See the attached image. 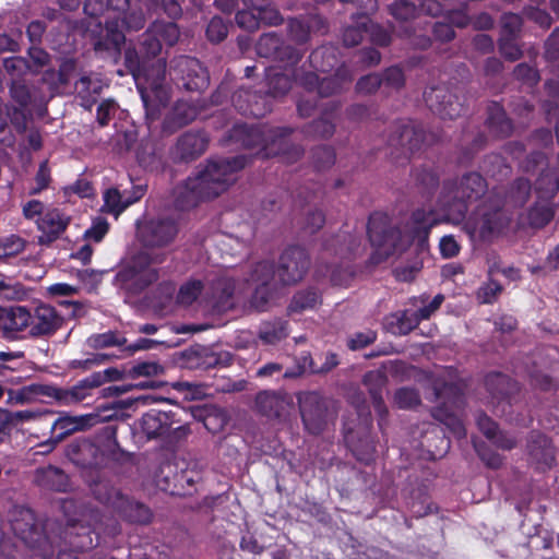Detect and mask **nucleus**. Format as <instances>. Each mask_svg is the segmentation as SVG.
I'll return each mask as SVG.
<instances>
[{"label":"nucleus","mask_w":559,"mask_h":559,"mask_svg":"<svg viewBox=\"0 0 559 559\" xmlns=\"http://www.w3.org/2000/svg\"><path fill=\"white\" fill-rule=\"evenodd\" d=\"M352 3L361 12L352 15V24L345 35H389L383 27L374 24L369 15L378 9V0H353Z\"/></svg>","instance_id":"nucleus-13"},{"label":"nucleus","mask_w":559,"mask_h":559,"mask_svg":"<svg viewBox=\"0 0 559 559\" xmlns=\"http://www.w3.org/2000/svg\"><path fill=\"white\" fill-rule=\"evenodd\" d=\"M39 395H46L50 397H55L57 400L67 399L66 394L53 386L49 385H40V384H31L27 386H23L19 390H9L8 391V404H25L33 401L35 397Z\"/></svg>","instance_id":"nucleus-21"},{"label":"nucleus","mask_w":559,"mask_h":559,"mask_svg":"<svg viewBox=\"0 0 559 559\" xmlns=\"http://www.w3.org/2000/svg\"><path fill=\"white\" fill-rule=\"evenodd\" d=\"M530 191H531L530 182L525 179H519L512 186V188L507 197V202H509L515 206L523 205L527 201Z\"/></svg>","instance_id":"nucleus-40"},{"label":"nucleus","mask_w":559,"mask_h":559,"mask_svg":"<svg viewBox=\"0 0 559 559\" xmlns=\"http://www.w3.org/2000/svg\"><path fill=\"white\" fill-rule=\"evenodd\" d=\"M246 158L237 156L231 159L212 162L185 185L177 188V206L187 210L195 206L201 200L219 195L236 180V171L242 169Z\"/></svg>","instance_id":"nucleus-4"},{"label":"nucleus","mask_w":559,"mask_h":559,"mask_svg":"<svg viewBox=\"0 0 559 559\" xmlns=\"http://www.w3.org/2000/svg\"><path fill=\"white\" fill-rule=\"evenodd\" d=\"M62 324L57 311L47 305L38 306L28 321V332L32 336H48L53 334Z\"/></svg>","instance_id":"nucleus-14"},{"label":"nucleus","mask_w":559,"mask_h":559,"mask_svg":"<svg viewBox=\"0 0 559 559\" xmlns=\"http://www.w3.org/2000/svg\"><path fill=\"white\" fill-rule=\"evenodd\" d=\"M499 47L501 53L510 60H516L522 55L516 37H501Z\"/></svg>","instance_id":"nucleus-53"},{"label":"nucleus","mask_w":559,"mask_h":559,"mask_svg":"<svg viewBox=\"0 0 559 559\" xmlns=\"http://www.w3.org/2000/svg\"><path fill=\"white\" fill-rule=\"evenodd\" d=\"M420 320L418 312H397L386 318V328L393 334L404 335L415 329Z\"/></svg>","instance_id":"nucleus-27"},{"label":"nucleus","mask_w":559,"mask_h":559,"mask_svg":"<svg viewBox=\"0 0 559 559\" xmlns=\"http://www.w3.org/2000/svg\"><path fill=\"white\" fill-rule=\"evenodd\" d=\"M368 234L372 246L377 248L381 258L392 254L402 247V245L397 243V240L401 238V233L397 229H391L381 236L373 223L370 222Z\"/></svg>","instance_id":"nucleus-24"},{"label":"nucleus","mask_w":559,"mask_h":559,"mask_svg":"<svg viewBox=\"0 0 559 559\" xmlns=\"http://www.w3.org/2000/svg\"><path fill=\"white\" fill-rule=\"evenodd\" d=\"M297 401L305 428L310 433H320L333 415L332 401L318 392H301Z\"/></svg>","instance_id":"nucleus-8"},{"label":"nucleus","mask_w":559,"mask_h":559,"mask_svg":"<svg viewBox=\"0 0 559 559\" xmlns=\"http://www.w3.org/2000/svg\"><path fill=\"white\" fill-rule=\"evenodd\" d=\"M70 223V216L58 209H47L40 219L37 222V228L41 233L38 238L39 243H50L56 240Z\"/></svg>","instance_id":"nucleus-15"},{"label":"nucleus","mask_w":559,"mask_h":559,"mask_svg":"<svg viewBox=\"0 0 559 559\" xmlns=\"http://www.w3.org/2000/svg\"><path fill=\"white\" fill-rule=\"evenodd\" d=\"M178 227L173 219L154 218L139 225L138 235L144 249L128 259L116 275L117 284L131 294H138L158 277L156 265L165 260L159 249L173 242Z\"/></svg>","instance_id":"nucleus-1"},{"label":"nucleus","mask_w":559,"mask_h":559,"mask_svg":"<svg viewBox=\"0 0 559 559\" xmlns=\"http://www.w3.org/2000/svg\"><path fill=\"white\" fill-rule=\"evenodd\" d=\"M486 183L479 174H467L460 181L444 185L438 211L418 210L413 214L418 229H429L440 222L460 224L465 218L467 201L477 200L485 192Z\"/></svg>","instance_id":"nucleus-3"},{"label":"nucleus","mask_w":559,"mask_h":559,"mask_svg":"<svg viewBox=\"0 0 559 559\" xmlns=\"http://www.w3.org/2000/svg\"><path fill=\"white\" fill-rule=\"evenodd\" d=\"M26 241L16 235L0 239V259L14 257L24 251Z\"/></svg>","instance_id":"nucleus-39"},{"label":"nucleus","mask_w":559,"mask_h":559,"mask_svg":"<svg viewBox=\"0 0 559 559\" xmlns=\"http://www.w3.org/2000/svg\"><path fill=\"white\" fill-rule=\"evenodd\" d=\"M130 0H106V35H124L139 32L146 20L142 10H129Z\"/></svg>","instance_id":"nucleus-7"},{"label":"nucleus","mask_w":559,"mask_h":559,"mask_svg":"<svg viewBox=\"0 0 559 559\" xmlns=\"http://www.w3.org/2000/svg\"><path fill=\"white\" fill-rule=\"evenodd\" d=\"M530 454L543 468L550 467L555 460L554 449L549 440L542 435L530 447Z\"/></svg>","instance_id":"nucleus-31"},{"label":"nucleus","mask_w":559,"mask_h":559,"mask_svg":"<svg viewBox=\"0 0 559 559\" xmlns=\"http://www.w3.org/2000/svg\"><path fill=\"white\" fill-rule=\"evenodd\" d=\"M31 312L21 306L0 307V331L7 337H14L28 329Z\"/></svg>","instance_id":"nucleus-17"},{"label":"nucleus","mask_w":559,"mask_h":559,"mask_svg":"<svg viewBox=\"0 0 559 559\" xmlns=\"http://www.w3.org/2000/svg\"><path fill=\"white\" fill-rule=\"evenodd\" d=\"M83 9L87 16L82 22V35H103L106 17V1L85 0Z\"/></svg>","instance_id":"nucleus-20"},{"label":"nucleus","mask_w":559,"mask_h":559,"mask_svg":"<svg viewBox=\"0 0 559 559\" xmlns=\"http://www.w3.org/2000/svg\"><path fill=\"white\" fill-rule=\"evenodd\" d=\"M242 287L237 286L234 278L222 276L211 284L205 293V300L207 306L221 313L231 309L235 305V295L242 294Z\"/></svg>","instance_id":"nucleus-11"},{"label":"nucleus","mask_w":559,"mask_h":559,"mask_svg":"<svg viewBox=\"0 0 559 559\" xmlns=\"http://www.w3.org/2000/svg\"><path fill=\"white\" fill-rule=\"evenodd\" d=\"M141 429L148 439L163 436L167 431V426L163 424L159 414L147 413L141 419Z\"/></svg>","instance_id":"nucleus-34"},{"label":"nucleus","mask_w":559,"mask_h":559,"mask_svg":"<svg viewBox=\"0 0 559 559\" xmlns=\"http://www.w3.org/2000/svg\"><path fill=\"white\" fill-rule=\"evenodd\" d=\"M384 81L388 85L400 88L404 84V74L397 67H392L385 71Z\"/></svg>","instance_id":"nucleus-64"},{"label":"nucleus","mask_w":559,"mask_h":559,"mask_svg":"<svg viewBox=\"0 0 559 559\" xmlns=\"http://www.w3.org/2000/svg\"><path fill=\"white\" fill-rule=\"evenodd\" d=\"M418 393L408 388H402L394 394V403L400 408H412L419 404Z\"/></svg>","instance_id":"nucleus-44"},{"label":"nucleus","mask_w":559,"mask_h":559,"mask_svg":"<svg viewBox=\"0 0 559 559\" xmlns=\"http://www.w3.org/2000/svg\"><path fill=\"white\" fill-rule=\"evenodd\" d=\"M11 95L22 107H25L31 102L28 88L21 83H13L11 86Z\"/></svg>","instance_id":"nucleus-62"},{"label":"nucleus","mask_w":559,"mask_h":559,"mask_svg":"<svg viewBox=\"0 0 559 559\" xmlns=\"http://www.w3.org/2000/svg\"><path fill=\"white\" fill-rule=\"evenodd\" d=\"M174 69L182 75V79L189 78L188 88H203L207 84L205 70L200 62L190 57H180L175 61Z\"/></svg>","instance_id":"nucleus-22"},{"label":"nucleus","mask_w":559,"mask_h":559,"mask_svg":"<svg viewBox=\"0 0 559 559\" xmlns=\"http://www.w3.org/2000/svg\"><path fill=\"white\" fill-rule=\"evenodd\" d=\"M160 9L169 20L156 19L142 35H181L176 23L182 14L180 3L177 0H162Z\"/></svg>","instance_id":"nucleus-16"},{"label":"nucleus","mask_w":559,"mask_h":559,"mask_svg":"<svg viewBox=\"0 0 559 559\" xmlns=\"http://www.w3.org/2000/svg\"><path fill=\"white\" fill-rule=\"evenodd\" d=\"M207 146L206 138L201 133H186L177 143V152L181 158H193L201 155Z\"/></svg>","instance_id":"nucleus-26"},{"label":"nucleus","mask_w":559,"mask_h":559,"mask_svg":"<svg viewBox=\"0 0 559 559\" xmlns=\"http://www.w3.org/2000/svg\"><path fill=\"white\" fill-rule=\"evenodd\" d=\"M46 292L51 297L73 296L78 293V287L67 283H56L46 288Z\"/></svg>","instance_id":"nucleus-59"},{"label":"nucleus","mask_w":559,"mask_h":559,"mask_svg":"<svg viewBox=\"0 0 559 559\" xmlns=\"http://www.w3.org/2000/svg\"><path fill=\"white\" fill-rule=\"evenodd\" d=\"M424 98L429 109L442 119H453L462 111L457 97L444 85L430 87Z\"/></svg>","instance_id":"nucleus-12"},{"label":"nucleus","mask_w":559,"mask_h":559,"mask_svg":"<svg viewBox=\"0 0 559 559\" xmlns=\"http://www.w3.org/2000/svg\"><path fill=\"white\" fill-rule=\"evenodd\" d=\"M144 194L142 187H136L132 191V195L121 194L117 189H108L104 193V209L114 214L116 217L123 212L129 205L140 200Z\"/></svg>","instance_id":"nucleus-23"},{"label":"nucleus","mask_w":559,"mask_h":559,"mask_svg":"<svg viewBox=\"0 0 559 559\" xmlns=\"http://www.w3.org/2000/svg\"><path fill=\"white\" fill-rule=\"evenodd\" d=\"M524 13L530 21L537 24L543 31H547L552 24V17L546 10L530 8Z\"/></svg>","instance_id":"nucleus-49"},{"label":"nucleus","mask_w":559,"mask_h":559,"mask_svg":"<svg viewBox=\"0 0 559 559\" xmlns=\"http://www.w3.org/2000/svg\"><path fill=\"white\" fill-rule=\"evenodd\" d=\"M247 133L248 136L243 140L245 144L248 146L261 145L265 157L282 155L286 163H294L302 155L301 147L288 143L287 136L292 133V129L252 127L248 129Z\"/></svg>","instance_id":"nucleus-5"},{"label":"nucleus","mask_w":559,"mask_h":559,"mask_svg":"<svg viewBox=\"0 0 559 559\" xmlns=\"http://www.w3.org/2000/svg\"><path fill=\"white\" fill-rule=\"evenodd\" d=\"M94 492L97 499L104 503L111 504L130 521L138 523L151 521L152 514L145 506L130 501L119 490L109 487L107 484L97 485Z\"/></svg>","instance_id":"nucleus-10"},{"label":"nucleus","mask_w":559,"mask_h":559,"mask_svg":"<svg viewBox=\"0 0 559 559\" xmlns=\"http://www.w3.org/2000/svg\"><path fill=\"white\" fill-rule=\"evenodd\" d=\"M319 302V295L314 290H301L294 296L288 310L289 312H300L313 309Z\"/></svg>","instance_id":"nucleus-33"},{"label":"nucleus","mask_w":559,"mask_h":559,"mask_svg":"<svg viewBox=\"0 0 559 559\" xmlns=\"http://www.w3.org/2000/svg\"><path fill=\"white\" fill-rule=\"evenodd\" d=\"M165 69V61L158 59L150 68L143 64L133 71L138 91L147 110L155 111L168 100V91L163 83Z\"/></svg>","instance_id":"nucleus-6"},{"label":"nucleus","mask_w":559,"mask_h":559,"mask_svg":"<svg viewBox=\"0 0 559 559\" xmlns=\"http://www.w3.org/2000/svg\"><path fill=\"white\" fill-rule=\"evenodd\" d=\"M554 212L550 206L546 204L535 205L528 213V223L533 227H544L550 222Z\"/></svg>","instance_id":"nucleus-41"},{"label":"nucleus","mask_w":559,"mask_h":559,"mask_svg":"<svg viewBox=\"0 0 559 559\" xmlns=\"http://www.w3.org/2000/svg\"><path fill=\"white\" fill-rule=\"evenodd\" d=\"M481 218L469 217L464 223V229L471 235H478L480 238L486 239L495 233H499L504 227V223L499 212L486 213L480 212Z\"/></svg>","instance_id":"nucleus-19"},{"label":"nucleus","mask_w":559,"mask_h":559,"mask_svg":"<svg viewBox=\"0 0 559 559\" xmlns=\"http://www.w3.org/2000/svg\"><path fill=\"white\" fill-rule=\"evenodd\" d=\"M36 481L43 487L57 491H62L67 487V476L61 471L52 466L38 469L36 474Z\"/></svg>","instance_id":"nucleus-29"},{"label":"nucleus","mask_w":559,"mask_h":559,"mask_svg":"<svg viewBox=\"0 0 559 559\" xmlns=\"http://www.w3.org/2000/svg\"><path fill=\"white\" fill-rule=\"evenodd\" d=\"M202 284L200 281H191L182 285L177 295V301L180 305H191L201 294Z\"/></svg>","instance_id":"nucleus-42"},{"label":"nucleus","mask_w":559,"mask_h":559,"mask_svg":"<svg viewBox=\"0 0 559 559\" xmlns=\"http://www.w3.org/2000/svg\"><path fill=\"white\" fill-rule=\"evenodd\" d=\"M270 86L274 95H281L290 88V80L286 74L276 73L271 79Z\"/></svg>","instance_id":"nucleus-61"},{"label":"nucleus","mask_w":559,"mask_h":559,"mask_svg":"<svg viewBox=\"0 0 559 559\" xmlns=\"http://www.w3.org/2000/svg\"><path fill=\"white\" fill-rule=\"evenodd\" d=\"M536 190L543 199H548L559 190V177L554 171L544 173L536 182Z\"/></svg>","instance_id":"nucleus-36"},{"label":"nucleus","mask_w":559,"mask_h":559,"mask_svg":"<svg viewBox=\"0 0 559 559\" xmlns=\"http://www.w3.org/2000/svg\"><path fill=\"white\" fill-rule=\"evenodd\" d=\"M287 31V35H326L329 26L326 19L321 14L308 13L289 19Z\"/></svg>","instance_id":"nucleus-18"},{"label":"nucleus","mask_w":559,"mask_h":559,"mask_svg":"<svg viewBox=\"0 0 559 559\" xmlns=\"http://www.w3.org/2000/svg\"><path fill=\"white\" fill-rule=\"evenodd\" d=\"M70 419L74 426H78V431L85 430L99 423V416L96 414L70 416Z\"/></svg>","instance_id":"nucleus-63"},{"label":"nucleus","mask_w":559,"mask_h":559,"mask_svg":"<svg viewBox=\"0 0 559 559\" xmlns=\"http://www.w3.org/2000/svg\"><path fill=\"white\" fill-rule=\"evenodd\" d=\"M286 335V326L283 323L266 325L260 332V338L266 344H275Z\"/></svg>","instance_id":"nucleus-47"},{"label":"nucleus","mask_w":559,"mask_h":559,"mask_svg":"<svg viewBox=\"0 0 559 559\" xmlns=\"http://www.w3.org/2000/svg\"><path fill=\"white\" fill-rule=\"evenodd\" d=\"M108 231V223L103 217H96L93 219L92 226L85 230L84 236L88 240L95 242L100 241Z\"/></svg>","instance_id":"nucleus-50"},{"label":"nucleus","mask_w":559,"mask_h":559,"mask_svg":"<svg viewBox=\"0 0 559 559\" xmlns=\"http://www.w3.org/2000/svg\"><path fill=\"white\" fill-rule=\"evenodd\" d=\"M381 84V79L377 74H369L361 78L357 83V88L362 93H372L374 92Z\"/></svg>","instance_id":"nucleus-60"},{"label":"nucleus","mask_w":559,"mask_h":559,"mask_svg":"<svg viewBox=\"0 0 559 559\" xmlns=\"http://www.w3.org/2000/svg\"><path fill=\"white\" fill-rule=\"evenodd\" d=\"M388 9L389 13L400 22L420 19V9L416 0H394Z\"/></svg>","instance_id":"nucleus-28"},{"label":"nucleus","mask_w":559,"mask_h":559,"mask_svg":"<svg viewBox=\"0 0 559 559\" xmlns=\"http://www.w3.org/2000/svg\"><path fill=\"white\" fill-rule=\"evenodd\" d=\"M477 425L479 429L489 438L495 439V443L497 447L510 450L515 445V440L506 435L496 436L497 426L496 424L486 415L480 414L477 416Z\"/></svg>","instance_id":"nucleus-30"},{"label":"nucleus","mask_w":559,"mask_h":559,"mask_svg":"<svg viewBox=\"0 0 559 559\" xmlns=\"http://www.w3.org/2000/svg\"><path fill=\"white\" fill-rule=\"evenodd\" d=\"M233 27L234 25L229 17L215 15L210 20L205 35H228Z\"/></svg>","instance_id":"nucleus-46"},{"label":"nucleus","mask_w":559,"mask_h":559,"mask_svg":"<svg viewBox=\"0 0 559 559\" xmlns=\"http://www.w3.org/2000/svg\"><path fill=\"white\" fill-rule=\"evenodd\" d=\"M165 372V368L156 361L136 364L130 370V377H157Z\"/></svg>","instance_id":"nucleus-43"},{"label":"nucleus","mask_w":559,"mask_h":559,"mask_svg":"<svg viewBox=\"0 0 559 559\" xmlns=\"http://www.w3.org/2000/svg\"><path fill=\"white\" fill-rule=\"evenodd\" d=\"M418 9H420V16L427 15L431 17H440L439 21H442L443 15H445L450 10L443 13L444 5L439 0H416Z\"/></svg>","instance_id":"nucleus-48"},{"label":"nucleus","mask_w":559,"mask_h":559,"mask_svg":"<svg viewBox=\"0 0 559 559\" xmlns=\"http://www.w3.org/2000/svg\"><path fill=\"white\" fill-rule=\"evenodd\" d=\"M36 187L31 190V194H38L46 189L50 181V170L47 160L39 165L38 171L35 177Z\"/></svg>","instance_id":"nucleus-56"},{"label":"nucleus","mask_w":559,"mask_h":559,"mask_svg":"<svg viewBox=\"0 0 559 559\" xmlns=\"http://www.w3.org/2000/svg\"><path fill=\"white\" fill-rule=\"evenodd\" d=\"M4 423L9 426H16L22 421L34 420L38 414L32 411L3 412Z\"/></svg>","instance_id":"nucleus-57"},{"label":"nucleus","mask_w":559,"mask_h":559,"mask_svg":"<svg viewBox=\"0 0 559 559\" xmlns=\"http://www.w3.org/2000/svg\"><path fill=\"white\" fill-rule=\"evenodd\" d=\"M257 8L260 26H277L283 23L284 19L275 8L270 5Z\"/></svg>","instance_id":"nucleus-45"},{"label":"nucleus","mask_w":559,"mask_h":559,"mask_svg":"<svg viewBox=\"0 0 559 559\" xmlns=\"http://www.w3.org/2000/svg\"><path fill=\"white\" fill-rule=\"evenodd\" d=\"M46 210L47 209L43 202L38 200H31L23 205L22 213L26 219L34 221L37 224Z\"/></svg>","instance_id":"nucleus-54"},{"label":"nucleus","mask_w":559,"mask_h":559,"mask_svg":"<svg viewBox=\"0 0 559 559\" xmlns=\"http://www.w3.org/2000/svg\"><path fill=\"white\" fill-rule=\"evenodd\" d=\"M27 289L19 282L0 276V299L23 300L27 297Z\"/></svg>","instance_id":"nucleus-32"},{"label":"nucleus","mask_w":559,"mask_h":559,"mask_svg":"<svg viewBox=\"0 0 559 559\" xmlns=\"http://www.w3.org/2000/svg\"><path fill=\"white\" fill-rule=\"evenodd\" d=\"M500 35H518L523 26V16L514 12H504L499 19Z\"/></svg>","instance_id":"nucleus-38"},{"label":"nucleus","mask_w":559,"mask_h":559,"mask_svg":"<svg viewBox=\"0 0 559 559\" xmlns=\"http://www.w3.org/2000/svg\"><path fill=\"white\" fill-rule=\"evenodd\" d=\"M501 290L502 288L497 282L489 281L478 289L477 299L483 304H491L497 299Z\"/></svg>","instance_id":"nucleus-51"},{"label":"nucleus","mask_w":559,"mask_h":559,"mask_svg":"<svg viewBox=\"0 0 559 559\" xmlns=\"http://www.w3.org/2000/svg\"><path fill=\"white\" fill-rule=\"evenodd\" d=\"M76 90L82 97H91L92 94L100 93L102 84L99 81H95L91 76H82L76 83Z\"/></svg>","instance_id":"nucleus-55"},{"label":"nucleus","mask_w":559,"mask_h":559,"mask_svg":"<svg viewBox=\"0 0 559 559\" xmlns=\"http://www.w3.org/2000/svg\"><path fill=\"white\" fill-rule=\"evenodd\" d=\"M472 25L473 29L487 32L493 28L495 20L488 12H480L471 17L465 9L450 10L442 21L432 24V35H455V28L463 29Z\"/></svg>","instance_id":"nucleus-9"},{"label":"nucleus","mask_w":559,"mask_h":559,"mask_svg":"<svg viewBox=\"0 0 559 559\" xmlns=\"http://www.w3.org/2000/svg\"><path fill=\"white\" fill-rule=\"evenodd\" d=\"M237 26L246 32L253 33L260 27L258 8L239 10L235 15Z\"/></svg>","instance_id":"nucleus-37"},{"label":"nucleus","mask_w":559,"mask_h":559,"mask_svg":"<svg viewBox=\"0 0 559 559\" xmlns=\"http://www.w3.org/2000/svg\"><path fill=\"white\" fill-rule=\"evenodd\" d=\"M335 124L331 117H322L305 129L307 136L328 139L333 135Z\"/></svg>","instance_id":"nucleus-35"},{"label":"nucleus","mask_w":559,"mask_h":559,"mask_svg":"<svg viewBox=\"0 0 559 559\" xmlns=\"http://www.w3.org/2000/svg\"><path fill=\"white\" fill-rule=\"evenodd\" d=\"M440 252L444 258L455 257L460 251V245L453 236H443L439 243Z\"/></svg>","instance_id":"nucleus-58"},{"label":"nucleus","mask_w":559,"mask_h":559,"mask_svg":"<svg viewBox=\"0 0 559 559\" xmlns=\"http://www.w3.org/2000/svg\"><path fill=\"white\" fill-rule=\"evenodd\" d=\"M309 265V257L300 247L286 249L280 258L276 271L270 262L263 261L255 264L249 277L246 278V282L254 288L251 306L260 311L265 310L278 296L277 283L296 284L302 280Z\"/></svg>","instance_id":"nucleus-2"},{"label":"nucleus","mask_w":559,"mask_h":559,"mask_svg":"<svg viewBox=\"0 0 559 559\" xmlns=\"http://www.w3.org/2000/svg\"><path fill=\"white\" fill-rule=\"evenodd\" d=\"M377 338L376 332L368 330L364 332H358L352 335L348 338V347L353 350L361 349L371 343H373Z\"/></svg>","instance_id":"nucleus-52"},{"label":"nucleus","mask_w":559,"mask_h":559,"mask_svg":"<svg viewBox=\"0 0 559 559\" xmlns=\"http://www.w3.org/2000/svg\"><path fill=\"white\" fill-rule=\"evenodd\" d=\"M257 409L266 417H280L289 406L288 401L275 393L264 391L257 395L255 399Z\"/></svg>","instance_id":"nucleus-25"}]
</instances>
